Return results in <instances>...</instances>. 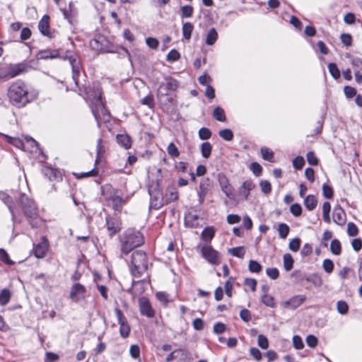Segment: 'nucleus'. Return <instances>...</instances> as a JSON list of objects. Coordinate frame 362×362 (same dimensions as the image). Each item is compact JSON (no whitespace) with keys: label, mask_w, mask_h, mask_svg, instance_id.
Segmentation results:
<instances>
[{"label":"nucleus","mask_w":362,"mask_h":362,"mask_svg":"<svg viewBox=\"0 0 362 362\" xmlns=\"http://www.w3.org/2000/svg\"><path fill=\"white\" fill-rule=\"evenodd\" d=\"M119 325V334L122 338H127L129 336L131 327L128 321L121 322Z\"/></svg>","instance_id":"obj_27"},{"label":"nucleus","mask_w":362,"mask_h":362,"mask_svg":"<svg viewBox=\"0 0 362 362\" xmlns=\"http://www.w3.org/2000/svg\"><path fill=\"white\" fill-rule=\"evenodd\" d=\"M103 194L108 205L111 206L115 211H120L125 201L122 196L119 195L117 191L111 186H107L103 189Z\"/></svg>","instance_id":"obj_7"},{"label":"nucleus","mask_w":362,"mask_h":362,"mask_svg":"<svg viewBox=\"0 0 362 362\" xmlns=\"http://www.w3.org/2000/svg\"><path fill=\"white\" fill-rule=\"evenodd\" d=\"M7 96L10 103L18 108L25 106L32 100L27 85L20 80L13 82L9 86Z\"/></svg>","instance_id":"obj_3"},{"label":"nucleus","mask_w":362,"mask_h":362,"mask_svg":"<svg viewBox=\"0 0 362 362\" xmlns=\"http://www.w3.org/2000/svg\"><path fill=\"white\" fill-rule=\"evenodd\" d=\"M322 194L325 198L332 199L334 195L332 187L327 184H324L322 185Z\"/></svg>","instance_id":"obj_46"},{"label":"nucleus","mask_w":362,"mask_h":362,"mask_svg":"<svg viewBox=\"0 0 362 362\" xmlns=\"http://www.w3.org/2000/svg\"><path fill=\"white\" fill-rule=\"evenodd\" d=\"M48 250V243L45 238L42 239V241L35 245L34 247V255L37 258H42L45 257Z\"/></svg>","instance_id":"obj_19"},{"label":"nucleus","mask_w":362,"mask_h":362,"mask_svg":"<svg viewBox=\"0 0 362 362\" xmlns=\"http://www.w3.org/2000/svg\"><path fill=\"white\" fill-rule=\"evenodd\" d=\"M198 218L199 216L197 214L189 213L185 216V223L192 228H196L198 226Z\"/></svg>","instance_id":"obj_28"},{"label":"nucleus","mask_w":362,"mask_h":362,"mask_svg":"<svg viewBox=\"0 0 362 362\" xmlns=\"http://www.w3.org/2000/svg\"><path fill=\"white\" fill-rule=\"evenodd\" d=\"M337 309L341 315H345L349 310V305L344 300H339L337 303Z\"/></svg>","instance_id":"obj_44"},{"label":"nucleus","mask_w":362,"mask_h":362,"mask_svg":"<svg viewBox=\"0 0 362 362\" xmlns=\"http://www.w3.org/2000/svg\"><path fill=\"white\" fill-rule=\"evenodd\" d=\"M333 221L339 225L344 226L346 221V216L344 209L339 206H336L333 209L332 214Z\"/></svg>","instance_id":"obj_16"},{"label":"nucleus","mask_w":362,"mask_h":362,"mask_svg":"<svg viewBox=\"0 0 362 362\" xmlns=\"http://www.w3.org/2000/svg\"><path fill=\"white\" fill-rule=\"evenodd\" d=\"M228 253H230L231 255L239 257V258H243L245 256V249L243 246L229 248L228 249Z\"/></svg>","instance_id":"obj_33"},{"label":"nucleus","mask_w":362,"mask_h":362,"mask_svg":"<svg viewBox=\"0 0 362 362\" xmlns=\"http://www.w3.org/2000/svg\"><path fill=\"white\" fill-rule=\"evenodd\" d=\"M262 302L266 306L274 308L275 306V303L274 302V298L272 296H269L267 294H264L262 296Z\"/></svg>","instance_id":"obj_51"},{"label":"nucleus","mask_w":362,"mask_h":362,"mask_svg":"<svg viewBox=\"0 0 362 362\" xmlns=\"http://www.w3.org/2000/svg\"><path fill=\"white\" fill-rule=\"evenodd\" d=\"M129 353L133 358H139L140 356V348L136 344H133L130 346Z\"/></svg>","instance_id":"obj_62"},{"label":"nucleus","mask_w":362,"mask_h":362,"mask_svg":"<svg viewBox=\"0 0 362 362\" xmlns=\"http://www.w3.org/2000/svg\"><path fill=\"white\" fill-rule=\"evenodd\" d=\"M323 269L328 274H330L333 272L334 269V263L329 259H325L322 263Z\"/></svg>","instance_id":"obj_52"},{"label":"nucleus","mask_w":362,"mask_h":362,"mask_svg":"<svg viewBox=\"0 0 362 362\" xmlns=\"http://www.w3.org/2000/svg\"><path fill=\"white\" fill-rule=\"evenodd\" d=\"M149 267L146 253L143 250H135L131 255L129 269L134 278L139 279L147 273Z\"/></svg>","instance_id":"obj_4"},{"label":"nucleus","mask_w":362,"mask_h":362,"mask_svg":"<svg viewBox=\"0 0 362 362\" xmlns=\"http://www.w3.org/2000/svg\"><path fill=\"white\" fill-rule=\"evenodd\" d=\"M121 254L120 257L128 255L134 248L141 246L144 243L142 234L134 229L129 228L124 231L120 239Z\"/></svg>","instance_id":"obj_5"},{"label":"nucleus","mask_w":362,"mask_h":362,"mask_svg":"<svg viewBox=\"0 0 362 362\" xmlns=\"http://www.w3.org/2000/svg\"><path fill=\"white\" fill-rule=\"evenodd\" d=\"M301 240L298 238L292 239L288 245L289 249L293 252H297L300 246Z\"/></svg>","instance_id":"obj_48"},{"label":"nucleus","mask_w":362,"mask_h":362,"mask_svg":"<svg viewBox=\"0 0 362 362\" xmlns=\"http://www.w3.org/2000/svg\"><path fill=\"white\" fill-rule=\"evenodd\" d=\"M346 57L350 59L351 64L355 70L362 71V59L358 57H354L347 53Z\"/></svg>","instance_id":"obj_30"},{"label":"nucleus","mask_w":362,"mask_h":362,"mask_svg":"<svg viewBox=\"0 0 362 362\" xmlns=\"http://www.w3.org/2000/svg\"><path fill=\"white\" fill-rule=\"evenodd\" d=\"M11 298V292L7 288H4L0 292V304L2 305H6Z\"/></svg>","instance_id":"obj_34"},{"label":"nucleus","mask_w":362,"mask_h":362,"mask_svg":"<svg viewBox=\"0 0 362 362\" xmlns=\"http://www.w3.org/2000/svg\"><path fill=\"white\" fill-rule=\"evenodd\" d=\"M248 269L250 272L259 273L262 269V266L255 260H250L248 264Z\"/></svg>","instance_id":"obj_40"},{"label":"nucleus","mask_w":362,"mask_h":362,"mask_svg":"<svg viewBox=\"0 0 362 362\" xmlns=\"http://www.w3.org/2000/svg\"><path fill=\"white\" fill-rule=\"evenodd\" d=\"M304 165H305V160L303 156H296L293 160V168L297 170L302 169Z\"/></svg>","instance_id":"obj_50"},{"label":"nucleus","mask_w":362,"mask_h":362,"mask_svg":"<svg viewBox=\"0 0 362 362\" xmlns=\"http://www.w3.org/2000/svg\"><path fill=\"white\" fill-rule=\"evenodd\" d=\"M250 168L256 176H259L262 170V166L256 162L252 163Z\"/></svg>","instance_id":"obj_64"},{"label":"nucleus","mask_w":362,"mask_h":362,"mask_svg":"<svg viewBox=\"0 0 362 362\" xmlns=\"http://www.w3.org/2000/svg\"><path fill=\"white\" fill-rule=\"evenodd\" d=\"M211 136V131L206 127H202L199 130V137L202 140L209 139Z\"/></svg>","instance_id":"obj_53"},{"label":"nucleus","mask_w":362,"mask_h":362,"mask_svg":"<svg viewBox=\"0 0 362 362\" xmlns=\"http://www.w3.org/2000/svg\"><path fill=\"white\" fill-rule=\"evenodd\" d=\"M215 235V230L214 227L208 226L205 228L202 233V238L206 244H209L213 239Z\"/></svg>","instance_id":"obj_23"},{"label":"nucleus","mask_w":362,"mask_h":362,"mask_svg":"<svg viewBox=\"0 0 362 362\" xmlns=\"http://www.w3.org/2000/svg\"><path fill=\"white\" fill-rule=\"evenodd\" d=\"M330 250L331 252L335 255H339L341 252V246L339 240L337 239H334L330 244Z\"/></svg>","instance_id":"obj_38"},{"label":"nucleus","mask_w":362,"mask_h":362,"mask_svg":"<svg viewBox=\"0 0 362 362\" xmlns=\"http://www.w3.org/2000/svg\"><path fill=\"white\" fill-rule=\"evenodd\" d=\"M175 362H189V354L183 349H177V354Z\"/></svg>","instance_id":"obj_26"},{"label":"nucleus","mask_w":362,"mask_h":362,"mask_svg":"<svg viewBox=\"0 0 362 362\" xmlns=\"http://www.w3.org/2000/svg\"><path fill=\"white\" fill-rule=\"evenodd\" d=\"M258 346L262 349H267L269 346V341L267 338L263 335L259 334L257 340Z\"/></svg>","instance_id":"obj_58"},{"label":"nucleus","mask_w":362,"mask_h":362,"mask_svg":"<svg viewBox=\"0 0 362 362\" xmlns=\"http://www.w3.org/2000/svg\"><path fill=\"white\" fill-rule=\"evenodd\" d=\"M165 81L162 82L158 89V97L166 96L170 91H175L179 86L178 81L171 76L165 77Z\"/></svg>","instance_id":"obj_9"},{"label":"nucleus","mask_w":362,"mask_h":362,"mask_svg":"<svg viewBox=\"0 0 362 362\" xmlns=\"http://www.w3.org/2000/svg\"><path fill=\"white\" fill-rule=\"evenodd\" d=\"M38 29L43 35L50 38L53 37V35L49 30V16L48 15H45L41 18L38 23Z\"/></svg>","instance_id":"obj_18"},{"label":"nucleus","mask_w":362,"mask_h":362,"mask_svg":"<svg viewBox=\"0 0 362 362\" xmlns=\"http://www.w3.org/2000/svg\"><path fill=\"white\" fill-rule=\"evenodd\" d=\"M211 151H212V145L209 142L206 141V142L202 143V144L201 145V153H202V156L204 158H208L210 157Z\"/></svg>","instance_id":"obj_31"},{"label":"nucleus","mask_w":362,"mask_h":362,"mask_svg":"<svg viewBox=\"0 0 362 362\" xmlns=\"http://www.w3.org/2000/svg\"><path fill=\"white\" fill-rule=\"evenodd\" d=\"M218 183L221 186V190L223 193L230 199H233V187L229 183V181L226 175L218 174Z\"/></svg>","instance_id":"obj_14"},{"label":"nucleus","mask_w":362,"mask_h":362,"mask_svg":"<svg viewBox=\"0 0 362 362\" xmlns=\"http://www.w3.org/2000/svg\"><path fill=\"white\" fill-rule=\"evenodd\" d=\"M212 115L216 120L219 122H225L226 120L225 111L220 107H216L214 110Z\"/></svg>","instance_id":"obj_29"},{"label":"nucleus","mask_w":362,"mask_h":362,"mask_svg":"<svg viewBox=\"0 0 362 362\" xmlns=\"http://www.w3.org/2000/svg\"><path fill=\"white\" fill-rule=\"evenodd\" d=\"M347 233L351 237L356 236L358 233V229L355 223L349 222L347 224Z\"/></svg>","instance_id":"obj_47"},{"label":"nucleus","mask_w":362,"mask_h":362,"mask_svg":"<svg viewBox=\"0 0 362 362\" xmlns=\"http://www.w3.org/2000/svg\"><path fill=\"white\" fill-rule=\"evenodd\" d=\"M340 39L341 42L345 46H351L352 44V37L350 34L348 33H343L340 36Z\"/></svg>","instance_id":"obj_63"},{"label":"nucleus","mask_w":362,"mask_h":362,"mask_svg":"<svg viewBox=\"0 0 362 362\" xmlns=\"http://www.w3.org/2000/svg\"><path fill=\"white\" fill-rule=\"evenodd\" d=\"M88 100L90 101L91 111L100 128L102 123L110 120V113L105 108V103L102 99V91L99 84H94L93 88L86 90Z\"/></svg>","instance_id":"obj_2"},{"label":"nucleus","mask_w":362,"mask_h":362,"mask_svg":"<svg viewBox=\"0 0 362 362\" xmlns=\"http://www.w3.org/2000/svg\"><path fill=\"white\" fill-rule=\"evenodd\" d=\"M305 341H306L307 345L308 346H310V348H315L317 345V343H318L317 338L313 334H310V335L307 336Z\"/></svg>","instance_id":"obj_60"},{"label":"nucleus","mask_w":362,"mask_h":362,"mask_svg":"<svg viewBox=\"0 0 362 362\" xmlns=\"http://www.w3.org/2000/svg\"><path fill=\"white\" fill-rule=\"evenodd\" d=\"M266 274L270 279L273 280L278 279L279 276V269L276 267L267 268L266 269Z\"/></svg>","instance_id":"obj_56"},{"label":"nucleus","mask_w":362,"mask_h":362,"mask_svg":"<svg viewBox=\"0 0 362 362\" xmlns=\"http://www.w3.org/2000/svg\"><path fill=\"white\" fill-rule=\"evenodd\" d=\"M25 70V68L23 64L12 65L7 68L6 75L10 78H14L24 72Z\"/></svg>","instance_id":"obj_20"},{"label":"nucleus","mask_w":362,"mask_h":362,"mask_svg":"<svg viewBox=\"0 0 362 362\" xmlns=\"http://www.w3.org/2000/svg\"><path fill=\"white\" fill-rule=\"evenodd\" d=\"M86 293V289L82 284L75 283L71 288L69 297L73 301L78 302L80 299L85 298Z\"/></svg>","instance_id":"obj_13"},{"label":"nucleus","mask_w":362,"mask_h":362,"mask_svg":"<svg viewBox=\"0 0 362 362\" xmlns=\"http://www.w3.org/2000/svg\"><path fill=\"white\" fill-rule=\"evenodd\" d=\"M102 143H103V139H98L97 141V146H96L97 158L95 160V163H98L100 160L103 153H105V147L102 145Z\"/></svg>","instance_id":"obj_43"},{"label":"nucleus","mask_w":362,"mask_h":362,"mask_svg":"<svg viewBox=\"0 0 362 362\" xmlns=\"http://www.w3.org/2000/svg\"><path fill=\"white\" fill-rule=\"evenodd\" d=\"M182 18L191 17L193 13V7L192 6H184L181 8Z\"/></svg>","instance_id":"obj_59"},{"label":"nucleus","mask_w":362,"mask_h":362,"mask_svg":"<svg viewBox=\"0 0 362 362\" xmlns=\"http://www.w3.org/2000/svg\"><path fill=\"white\" fill-rule=\"evenodd\" d=\"M219 136L226 141H231L233 139V133L229 129H224L219 132Z\"/></svg>","instance_id":"obj_45"},{"label":"nucleus","mask_w":362,"mask_h":362,"mask_svg":"<svg viewBox=\"0 0 362 362\" xmlns=\"http://www.w3.org/2000/svg\"><path fill=\"white\" fill-rule=\"evenodd\" d=\"M317 204V199L314 195H308L304 199V205L308 211H313Z\"/></svg>","instance_id":"obj_25"},{"label":"nucleus","mask_w":362,"mask_h":362,"mask_svg":"<svg viewBox=\"0 0 362 362\" xmlns=\"http://www.w3.org/2000/svg\"><path fill=\"white\" fill-rule=\"evenodd\" d=\"M0 199L2 200L8 206L9 211L13 216V210L11 205V197L6 193L0 192Z\"/></svg>","instance_id":"obj_42"},{"label":"nucleus","mask_w":362,"mask_h":362,"mask_svg":"<svg viewBox=\"0 0 362 362\" xmlns=\"http://www.w3.org/2000/svg\"><path fill=\"white\" fill-rule=\"evenodd\" d=\"M117 142L124 147L125 149H129L132 146V139L127 134H117L116 136Z\"/></svg>","instance_id":"obj_21"},{"label":"nucleus","mask_w":362,"mask_h":362,"mask_svg":"<svg viewBox=\"0 0 362 362\" xmlns=\"http://www.w3.org/2000/svg\"><path fill=\"white\" fill-rule=\"evenodd\" d=\"M293 262V259L290 254L287 253L284 255V267L286 271L288 272L292 269Z\"/></svg>","instance_id":"obj_35"},{"label":"nucleus","mask_w":362,"mask_h":362,"mask_svg":"<svg viewBox=\"0 0 362 362\" xmlns=\"http://www.w3.org/2000/svg\"><path fill=\"white\" fill-rule=\"evenodd\" d=\"M105 222L108 235L110 238L120 232L122 229V222L120 218L107 215L105 217Z\"/></svg>","instance_id":"obj_11"},{"label":"nucleus","mask_w":362,"mask_h":362,"mask_svg":"<svg viewBox=\"0 0 362 362\" xmlns=\"http://www.w3.org/2000/svg\"><path fill=\"white\" fill-rule=\"evenodd\" d=\"M261 153L264 160L269 162H274V153L272 150L267 147L261 148Z\"/></svg>","instance_id":"obj_37"},{"label":"nucleus","mask_w":362,"mask_h":362,"mask_svg":"<svg viewBox=\"0 0 362 362\" xmlns=\"http://www.w3.org/2000/svg\"><path fill=\"white\" fill-rule=\"evenodd\" d=\"M193 29H194V26L191 23L187 22L183 24L182 34H183L184 37L186 40H189L191 38V35H192Z\"/></svg>","instance_id":"obj_32"},{"label":"nucleus","mask_w":362,"mask_h":362,"mask_svg":"<svg viewBox=\"0 0 362 362\" xmlns=\"http://www.w3.org/2000/svg\"><path fill=\"white\" fill-rule=\"evenodd\" d=\"M306 281L311 282L315 286L319 287L322 285V281L317 274H313L305 278Z\"/></svg>","instance_id":"obj_36"},{"label":"nucleus","mask_w":362,"mask_h":362,"mask_svg":"<svg viewBox=\"0 0 362 362\" xmlns=\"http://www.w3.org/2000/svg\"><path fill=\"white\" fill-rule=\"evenodd\" d=\"M290 228L289 226L284 223H279L278 226V231L279 234V237L282 239H285L289 233Z\"/></svg>","instance_id":"obj_39"},{"label":"nucleus","mask_w":362,"mask_h":362,"mask_svg":"<svg viewBox=\"0 0 362 362\" xmlns=\"http://www.w3.org/2000/svg\"><path fill=\"white\" fill-rule=\"evenodd\" d=\"M178 199V192L175 187L169 186L166 189L165 200L167 203L175 202Z\"/></svg>","instance_id":"obj_22"},{"label":"nucleus","mask_w":362,"mask_h":362,"mask_svg":"<svg viewBox=\"0 0 362 362\" xmlns=\"http://www.w3.org/2000/svg\"><path fill=\"white\" fill-rule=\"evenodd\" d=\"M16 201L21 204L25 215L28 218L30 226L33 228H36L39 222L38 211L33 199L24 193H19Z\"/></svg>","instance_id":"obj_6"},{"label":"nucleus","mask_w":362,"mask_h":362,"mask_svg":"<svg viewBox=\"0 0 362 362\" xmlns=\"http://www.w3.org/2000/svg\"><path fill=\"white\" fill-rule=\"evenodd\" d=\"M218 33L214 28H211L206 36V44L207 45H213L218 40Z\"/></svg>","instance_id":"obj_24"},{"label":"nucleus","mask_w":362,"mask_h":362,"mask_svg":"<svg viewBox=\"0 0 362 362\" xmlns=\"http://www.w3.org/2000/svg\"><path fill=\"white\" fill-rule=\"evenodd\" d=\"M306 157L307 160L310 165H317L318 164V159L313 151H309L307 153Z\"/></svg>","instance_id":"obj_61"},{"label":"nucleus","mask_w":362,"mask_h":362,"mask_svg":"<svg viewBox=\"0 0 362 362\" xmlns=\"http://www.w3.org/2000/svg\"><path fill=\"white\" fill-rule=\"evenodd\" d=\"M139 306L140 313L142 315L151 318L155 315L154 310L153 309L149 300L146 297H141L139 299Z\"/></svg>","instance_id":"obj_12"},{"label":"nucleus","mask_w":362,"mask_h":362,"mask_svg":"<svg viewBox=\"0 0 362 362\" xmlns=\"http://www.w3.org/2000/svg\"><path fill=\"white\" fill-rule=\"evenodd\" d=\"M211 188V181L208 177H205L201 180L199 189L197 191L199 197V202L200 204H203L205 197Z\"/></svg>","instance_id":"obj_15"},{"label":"nucleus","mask_w":362,"mask_h":362,"mask_svg":"<svg viewBox=\"0 0 362 362\" xmlns=\"http://www.w3.org/2000/svg\"><path fill=\"white\" fill-rule=\"evenodd\" d=\"M167 150H168V154L173 158H177L180 155V152H179L177 148L173 143L169 144V145L167 148Z\"/></svg>","instance_id":"obj_54"},{"label":"nucleus","mask_w":362,"mask_h":362,"mask_svg":"<svg viewBox=\"0 0 362 362\" xmlns=\"http://www.w3.org/2000/svg\"><path fill=\"white\" fill-rule=\"evenodd\" d=\"M158 300L161 302L164 305H167L169 303V295L165 292L159 291L156 294Z\"/></svg>","instance_id":"obj_49"},{"label":"nucleus","mask_w":362,"mask_h":362,"mask_svg":"<svg viewBox=\"0 0 362 362\" xmlns=\"http://www.w3.org/2000/svg\"><path fill=\"white\" fill-rule=\"evenodd\" d=\"M106 42L107 40L103 35H98L90 41V46L95 50L107 52V50L105 46Z\"/></svg>","instance_id":"obj_17"},{"label":"nucleus","mask_w":362,"mask_h":362,"mask_svg":"<svg viewBox=\"0 0 362 362\" xmlns=\"http://www.w3.org/2000/svg\"><path fill=\"white\" fill-rule=\"evenodd\" d=\"M328 69L330 74L334 79H338L340 77V71L336 64L329 63L328 64Z\"/></svg>","instance_id":"obj_41"},{"label":"nucleus","mask_w":362,"mask_h":362,"mask_svg":"<svg viewBox=\"0 0 362 362\" xmlns=\"http://www.w3.org/2000/svg\"><path fill=\"white\" fill-rule=\"evenodd\" d=\"M261 190L265 194H268L272 191L271 183L267 180H262L259 183Z\"/></svg>","instance_id":"obj_55"},{"label":"nucleus","mask_w":362,"mask_h":362,"mask_svg":"<svg viewBox=\"0 0 362 362\" xmlns=\"http://www.w3.org/2000/svg\"><path fill=\"white\" fill-rule=\"evenodd\" d=\"M202 256L210 264L218 265L221 263L218 252L209 244L204 245L201 248Z\"/></svg>","instance_id":"obj_10"},{"label":"nucleus","mask_w":362,"mask_h":362,"mask_svg":"<svg viewBox=\"0 0 362 362\" xmlns=\"http://www.w3.org/2000/svg\"><path fill=\"white\" fill-rule=\"evenodd\" d=\"M37 58L38 59L61 58L64 60H68L72 69V78L76 86H80L78 77L81 74V64L76 54L69 50L61 52L58 49H44L37 53Z\"/></svg>","instance_id":"obj_1"},{"label":"nucleus","mask_w":362,"mask_h":362,"mask_svg":"<svg viewBox=\"0 0 362 362\" xmlns=\"http://www.w3.org/2000/svg\"><path fill=\"white\" fill-rule=\"evenodd\" d=\"M148 194L150 195V208L153 209L161 208L164 204V201L158 183H153L148 187Z\"/></svg>","instance_id":"obj_8"},{"label":"nucleus","mask_w":362,"mask_h":362,"mask_svg":"<svg viewBox=\"0 0 362 362\" xmlns=\"http://www.w3.org/2000/svg\"><path fill=\"white\" fill-rule=\"evenodd\" d=\"M293 344L296 349L300 350L304 347V344L301 337L298 335H294L293 337Z\"/></svg>","instance_id":"obj_57"}]
</instances>
